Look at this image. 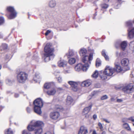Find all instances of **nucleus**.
Masks as SVG:
<instances>
[{
  "instance_id": "27",
  "label": "nucleus",
  "mask_w": 134,
  "mask_h": 134,
  "mask_svg": "<svg viewBox=\"0 0 134 134\" xmlns=\"http://www.w3.org/2000/svg\"><path fill=\"white\" fill-rule=\"evenodd\" d=\"M5 134H13V131L11 129L9 128L6 130L5 131Z\"/></svg>"
},
{
  "instance_id": "63",
  "label": "nucleus",
  "mask_w": 134,
  "mask_h": 134,
  "mask_svg": "<svg viewBox=\"0 0 134 134\" xmlns=\"http://www.w3.org/2000/svg\"><path fill=\"white\" fill-rule=\"evenodd\" d=\"M102 134H105V131H103L102 132Z\"/></svg>"
},
{
  "instance_id": "45",
  "label": "nucleus",
  "mask_w": 134,
  "mask_h": 134,
  "mask_svg": "<svg viewBox=\"0 0 134 134\" xmlns=\"http://www.w3.org/2000/svg\"><path fill=\"white\" fill-rule=\"evenodd\" d=\"M98 92L97 91H94L92 93V94L93 96L97 95L98 94Z\"/></svg>"
},
{
  "instance_id": "41",
  "label": "nucleus",
  "mask_w": 134,
  "mask_h": 134,
  "mask_svg": "<svg viewBox=\"0 0 134 134\" xmlns=\"http://www.w3.org/2000/svg\"><path fill=\"white\" fill-rule=\"evenodd\" d=\"M98 125L99 127L101 130H103V127L102 124L100 122H99L98 123Z\"/></svg>"
},
{
  "instance_id": "47",
  "label": "nucleus",
  "mask_w": 134,
  "mask_h": 134,
  "mask_svg": "<svg viewBox=\"0 0 134 134\" xmlns=\"http://www.w3.org/2000/svg\"><path fill=\"white\" fill-rule=\"evenodd\" d=\"M51 32V31L50 30H47L46 33H45V35L46 36H47L48 35V34L49 33H50V32Z\"/></svg>"
},
{
  "instance_id": "36",
  "label": "nucleus",
  "mask_w": 134,
  "mask_h": 134,
  "mask_svg": "<svg viewBox=\"0 0 134 134\" xmlns=\"http://www.w3.org/2000/svg\"><path fill=\"white\" fill-rule=\"evenodd\" d=\"M128 120L129 119L127 118H123L121 120L122 122L124 123H126V122L128 121Z\"/></svg>"
},
{
  "instance_id": "9",
  "label": "nucleus",
  "mask_w": 134,
  "mask_h": 134,
  "mask_svg": "<svg viewBox=\"0 0 134 134\" xmlns=\"http://www.w3.org/2000/svg\"><path fill=\"white\" fill-rule=\"evenodd\" d=\"M123 90L125 93H128L132 92L134 90V87L133 84L130 83L123 88Z\"/></svg>"
},
{
  "instance_id": "25",
  "label": "nucleus",
  "mask_w": 134,
  "mask_h": 134,
  "mask_svg": "<svg viewBox=\"0 0 134 134\" xmlns=\"http://www.w3.org/2000/svg\"><path fill=\"white\" fill-rule=\"evenodd\" d=\"M102 54L105 58L106 60H108L109 58L108 56L107 55L106 52L104 50H103L102 52Z\"/></svg>"
},
{
  "instance_id": "24",
  "label": "nucleus",
  "mask_w": 134,
  "mask_h": 134,
  "mask_svg": "<svg viewBox=\"0 0 134 134\" xmlns=\"http://www.w3.org/2000/svg\"><path fill=\"white\" fill-rule=\"evenodd\" d=\"M56 5L55 1L54 0H51L49 3V5L51 8H54Z\"/></svg>"
},
{
  "instance_id": "7",
  "label": "nucleus",
  "mask_w": 134,
  "mask_h": 134,
  "mask_svg": "<svg viewBox=\"0 0 134 134\" xmlns=\"http://www.w3.org/2000/svg\"><path fill=\"white\" fill-rule=\"evenodd\" d=\"M85 65H83L80 63L76 65L75 68V70L77 71H79L81 70L83 71H86L88 68L89 66V62L84 63Z\"/></svg>"
},
{
  "instance_id": "26",
  "label": "nucleus",
  "mask_w": 134,
  "mask_h": 134,
  "mask_svg": "<svg viewBox=\"0 0 134 134\" xmlns=\"http://www.w3.org/2000/svg\"><path fill=\"white\" fill-rule=\"evenodd\" d=\"M52 83H46L44 85V88L46 89H48L51 87L52 85Z\"/></svg>"
},
{
  "instance_id": "29",
  "label": "nucleus",
  "mask_w": 134,
  "mask_h": 134,
  "mask_svg": "<svg viewBox=\"0 0 134 134\" xmlns=\"http://www.w3.org/2000/svg\"><path fill=\"white\" fill-rule=\"evenodd\" d=\"M55 109L57 110L58 111H62L64 110V109L63 107L57 105L55 107Z\"/></svg>"
},
{
  "instance_id": "58",
  "label": "nucleus",
  "mask_w": 134,
  "mask_h": 134,
  "mask_svg": "<svg viewBox=\"0 0 134 134\" xmlns=\"http://www.w3.org/2000/svg\"><path fill=\"white\" fill-rule=\"evenodd\" d=\"M118 1L119 3H121L122 2V0H118Z\"/></svg>"
},
{
  "instance_id": "5",
  "label": "nucleus",
  "mask_w": 134,
  "mask_h": 134,
  "mask_svg": "<svg viewBox=\"0 0 134 134\" xmlns=\"http://www.w3.org/2000/svg\"><path fill=\"white\" fill-rule=\"evenodd\" d=\"M86 52L87 50L85 49L82 48L81 49L80 53L81 56H83L82 59V61L83 63L89 62L90 64V61L92 59L93 55L91 54H90L89 56L86 55Z\"/></svg>"
},
{
  "instance_id": "2",
  "label": "nucleus",
  "mask_w": 134,
  "mask_h": 134,
  "mask_svg": "<svg viewBox=\"0 0 134 134\" xmlns=\"http://www.w3.org/2000/svg\"><path fill=\"white\" fill-rule=\"evenodd\" d=\"M51 43H47L44 48V61L48 62L52 59L54 57L55 55L53 53L54 49L51 47Z\"/></svg>"
},
{
  "instance_id": "4",
  "label": "nucleus",
  "mask_w": 134,
  "mask_h": 134,
  "mask_svg": "<svg viewBox=\"0 0 134 134\" xmlns=\"http://www.w3.org/2000/svg\"><path fill=\"white\" fill-rule=\"evenodd\" d=\"M34 110L37 114L40 115L42 113L41 108L43 105V103L42 99L38 98L35 100L34 102Z\"/></svg>"
},
{
  "instance_id": "1",
  "label": "nucleus",
  "mask_w": 134,
  "mask_h": 134,
  "mask_svg": "<svg viewBox=\"0 0 134 134\" xmlns=\"http://www.w3.org/2000/svg\"><path fill=\"white\" fill-rule=\"evenodd\" d=\"M43 126L44 124L42 121L32 120L31 121L30 124L28 126L27 128L30 131L34 130L35 134H41L43 131L41 127Z\"/></svg>"
},
{
  "instance_id": "57",
  "label": "nucleus",
  "mask_w": 134,
  "mask_h": 134,
  "mask_svg": "<svg viewBox=\"0 0 134 134\" xmlns=\"http://www.w3.org/2000/svg\"><path fill=\"white\" fill-rule=\"evenodd\" d=\"M121 133L122 134H125V131H122L121 132Z\"/></svg>"
},
{
  "instance_id": "19",
  "label": "nucleus",
  "mask_w": 134,
  "mask_h": 134,
  "mask_svg": "<svg viewBox=\"0 0 134 134\" xmlns=\"http://www.w3.org/2000/svg\"><path fill=\"white\" fill-rule=\"evenodd\" d=\"M72 102L73 99L72 97L70 96H68L67 98L66 104L69 105L72 104Z\"/></svg>"
},
{
  "instance_id": "12",
  "label": "nucleus",
  "mask_w": 134,
  "mask_h": 134,
  "mask_svg": "<svg viewBox=\"0 0 134 134\" xmlns=\"http://www.w3.org/2000/svg\"><path fill=\"white\" fill-rule=\"evenodd\" d=\"M67 62L64 60H60L58 63V66L60 67H65L66 66Z\"/></svg>"
},
{
  "instance_id": "43",
  "label": "nucleus",
  "mask_w": 134,
  "mask_h": 134,
  "mask_svg": "<svg viewBox=\"0 0 134 134\" xmlns=\"http://www.w3.org/2000/svg\"><path fill=\"white\" fill-rule=\"evenodd\" d=\"M57 79L58 82L60 83L62 81V80L61 77H59L58 78H57Z\"/></svg>"
},
{
  "instance_id": "33",
  "label": "nucleus",
  "mask_w": 134,
  "mask_h": 134,
  "mask_svg": "<svg viewBox=\"0 0 134 134\" xmlns=\"http://www.w3.org/2000/svg\"><path fill=\"white\" fill-rule=\"evenodd\" d=\"M101 62L99 59H97L96 62V66L97 67H98L100 65Z\"/></svg>"
},
{
  "instance_id": "64",
  "label": "nucleus",
  "mask_w": 134,
  "mask_h": 134,
  "mask_svg": "<svg viewBox=\"0 0 134 134\" xmlns=\"http://www.w3.org/2000/svg\"><path fill=\"white\" fill-rule=\"evenodd\" d=\"M127 69L126 70V71H127V70H129V69H130V68L128 67H127Z\"/></svg>"
},
{
  "instance_id": "35",
  "label": "nucleus",
  "mask_w": 134,
  "mask_h": 134,
  "mask_svg": "<svg viewBox=\"0 0 134 134\" xmlns=\"http://www.w3.org/2000/svg\"><path fill=\"white\" fill-rule=\"evenodd\" d=\"M126 25L127 26H131L132 25V22L131 21H129L126 22Z\"/></svg>"
},
{
  "instance_id": "30",
  "label": "nucleus",
  "mask_w": 134,
  "mask_h": 134,
  "mask_svg": "<svg viewBox=\"0 0 134 134\" xmlns=\"http://www.w3.org/2000/svg\"><path fill=\"white\" fill-rule=\"evenodd\" d=\"M98 71L96 70L92 75V76L94 78H96L98 77Z\"/></svg>"
},
{
  "instance_id": "3",
  "label": "nucleus",
  "mask_w": 134,
  "mask_h": 134,
  "mask_svg": "<svg viewBox=\"0 0 134 134\" xmlns=\"http://www.w3.org/2000/svg\"><path fill=\"white\" fill-rule=\"evenodd\" d=\"M115 72L114 69L108 66H106L104 71L101 73L100 74V78L102 80H105L107 79V76H112Z\"/></svg>"
},
{
  "instance_id": "61",
  "label": "nucleus",
  "mask_w": 134,
  "mask_h": 134,
  "mask_svg": "<svg viewBox=\"0 0 134 134\" xmlns=\"http://www.w3.org/2000/svg\"><path fill=\"white\" fill-rule=\"evenodd\" d=\"M104 1L106 2H108L109 1V0H103Z\"/></svg>"
},
{
  "instance_id": "17",
  "label": "nucleus",
  "mask_w": 134,
  "mask_h": 134,
  "mask_svg": "<svg viewBox=\"0 0 134 134\" xmlns=\"http://www.w3.org/2000/svg\"><path fill=\"white\" fill-rule=\"evenodd\" d=\"M91 84V81L89 80H87L82 82L81 85L82 86L87 87Z\"/></svg>"
},
{
  "instance_id": "16",
  "label": "nucleus",
  "mask_w": 134,
  "mask_h": 134,
  "mask_svg": "<svg viewBox=\"0 0 134 134\" xmlns=\"http://www.w3.org/2000/svg\"><path fill=\"white\" fill-rule=\"evenodd\" d=\"M134 37V28L132 29L129 31L128 38L131 39Z\"/></svg>"
},
{
  "instance_id": "28",
  "label": "nucleus",
  "mask_w": 134,
  "mask_h": 134,
  "mask_svg": "<svg viewBox=\"0 0 134 134\" xmlns=\"http://www.w3.org/2000/svg\"><path fill=\"white\" fill-rule=\"evenodd\" d=\"M76 62V60L74 58H71L69 60V63L70 64H74Z\"/></svg>"
},
{
  "instance_id": "6",
  "label": "nucleus",
  "mask_w": 134,
  "mask_h": 134,
  "mask_svg": "<svg viewBox=\"0 0 134 134\" xmlns=\"http://www.w3.org/2000/svg\"><path fill=\"white\" fill-rule=\"evenodd\" d=\"M27 74L23 72H20L18 75L17 79L18 81L21 83H23L27 79Z\"/></svg>"
},
{
  "instance_id": "34",
  "label": "nucleus",
  "mask_w": 134,
  "mask_h": 134,
  "mask_svg": "<svg viewBox=\"0 0 134 134\" xmlns=\"http://www.w3.org/2000/svg\"><path fill=\"white\" fill-rule=\"evenodd\" d=\"M5 82L7 84L10 85L12 84L13 82L10 79H8L6 80Z\"/></svg>"
},
{
  "instance_id": "51",
  "label": "nucleus",
  "mask_w": 134,
  "mask_h": 134,
  "mask_svg": "<svg viewBox=\"0 0 134 134\" xmlns=\"http://www.w3.org/2000/svg\"><path fill=\"white\" fill-rule=\"evenodd\" d=\"M129 120H131L132 122H134V119L132 117H131L129 118H128Z\"/></svg>"
},
{
  "instance_id": "56",
  "label": "nucleus",
  "mask_w": 134,
  "mask_h": 134,
  "mask_svg": "<svg viewBox=\"0 0 134 134\" xmlns=\"http://www.w3.org/2000/svg\"><path fill=\"white\" fill-rule=\"evenodd\" d=\"M92 134H97L96 131L94 130L92 133Z\"/></svg>"
},
{
  "instance_id": "18",
  "label": "nucleus",
  "mask_w": 134,
  "mask_h": 134,
  "mask_svg": "<svg viewBox=\"0 0 134 134\" xmlns=\"http://www.w3.org/2000/svg\"><path fill=\"white\" fill-rule=\"evenodd\" d=\"M121 63L124 66H127L129 63V60L127 59H124L121 60Z\"/></svg>"
},
{
  "instance_id": "49",
  "label": "nucleus",
  "mask_w": 134,
  "mask_h": 134,
  "mask_svg": "<svg viewBox=\"0 0 134 134\" xmlns=\"http://www.w3.org/2000/svg\"><path fill=\"white\" fill-rule=\"evenodd\" d=\"M102 120H103L105 121L106 123H109L110 122L108 120H107V119L104 118H103L102 119Z\"/></svg>"
},
{
  "instance_id": "32",
  "label": "nucleus",
  "mask_w": 134,
  "mask_h": 134,
  "mask_svg": "<svg viewBox=\"0 0 134 134\" xmlns=\"http://www.w3.org/2000/svg\"><path fill=\"white\" fill-rule=\"evenodd\" d=\"M121 42L120 41H116L115 43V46L116 48H118L120 46H121Z\"/></svg>"
},
{
  "instance_id": "48",
  "label": "nucleus",
  "mask_w": 134,
  "mask_h": 134,
  "mask_svg": "<svg viewBox=\"0 0 134 134\" xmlns=\"http://www.w3.org/2000/svg\"><path fill=\"white\" fill-rule=\"evenodd\" d=\"M60 73V72L58 70H56L54 72V74L56 76L58 75Z\"/></svg>"
},
{
  "instance_id": "60",
  "label": "nucleus",
  "mask_w": 134,
  "mask_h": 134,
  "mask_svg": "<svg viewBox=\"0 0 134 134\" xmlns=\"http://www.w3.org/2000/svg\"><path fill=\"white\" fill-rule=\"evenodd\" d=\"M44 134H51V133L50 132H48Z\"/></svg>"
},
{
  "instance_id": "55",
  "label": "nucleus",
  "mask_w": 134,
  "mask_h": 134,
  "mask_svg": "<svg viewBox=\"0 0 134 134\" xmlns=\"http://www.w3.org/2000/svg\"><path fill=\"white\" fill-rule=\"evenodd\" d=\"M19 96V94H18L16 93L15 94V97L16 98L18 97Z\"/></svg>"
},
{
  "instance_id": "13",
  "label": "nucleus",
  "mask_w": 134,
  "mask_h": 134,
  "mask_svg": "<svg viewBox=\"0 0 134 134\" xmlns=\"http://www.w3.org/2000/svg\"><path fill=\"white\" fill-rule=\"evenodd\" d=\"M87 130L86 128L82 126L81 127L78 134H87Z\"/></svg>"
},
{
  "instance_id": "52",
  "label": "nucleus",
  "mask_w": 134,
  "mask_h": 134,
  "mask_svg": "<svg viewBox=\"0 0 134 134\" xmlns=\"http://www.w3.org/2000/svg\"><path fill=\"white\" fill-rule=\"evenodd\" d=\"M110 100L111 101H112V102H114L115 101V99L114 98V97H111L110 99Z\"/></svg>"
},
{
  "instance_id": "23",
  "label": "nucleus",
  "mask_w": 134,
  "mask_h": 134,
  "mask_svg": "<svg viewBox=\"0 0 134 134\" xmlns=\"http://www.w3.org/2000/svg\"><path fill=\"white\" fill-rule=\"evenodd\" d=\"M122 126L124 128L128 131H131V130L129 124L127 123H124L122 125Z\"/></svg>"
},
{
  "instance_id": "39",
  "label": "nucleus",
  "mask_w": 134,
  "mask_h": 134,
  "mask_svg": "<svg viewBox=\"0 0 134 134\" xmlns=\"http://www.w3.org/2000/svg\"><path fill=\"white\" fill-rule=\"evenodd\" d=\"M4 19L3 17H0V25L3 23L4 22Z\"/></svg>"
},
{
  "instance_id": "31",
  "label": "nucleus",
  "mask_w": 134,
  "mask_h": 134,
  "mask_svg": "<svg viewBox=\"0 0 134 134\" xmlns=\"http://www.w3.org/2000/svg\"><path fill=\"white\" fill-rule=\"evenodd\" d=\"M7 45L6 44H3L1 46V50L2 49H7Z\"/></svg>"
},
{
  "instance_id": "15",
  "label": "nucleus",
  "mask_w": 134,
  "mask_h": 134,
  "mask_svg": "<svg viewBox=\"0 0 134 134\" xmlns=\"http://www.w3.org/2000/svg\"><path fill=\"white\" fill-rule=\"evenodd\" d=\"M92 105L91 104L88 107L85 108L83 109L82 113L83 114H87L91 110Z\"/></svg>"
},
{
  "instance_id": "40",
  "label": "nucleus",
  "mask_w": 134,
  "mask_h": 134,
  "mask_svg": "<svg viewBox=\"0 0 134 134\" xmlns=\"http://www.w3.org/2000/svg\"><path fill=\"white\" fill-rule=\"evenodd\" d=\"M22 134H31V133L30 132H29L26 130H24L23 131H22Z\"/></svg>"
},
{
  "instance_id": "50",
  "label": "nucleus",
  "mask_w": 134,
  "mask_h": 134,
  "mask_svg": "<svg viewBox=\"0 0 134 134\" xmlns=\"http://www.w3.org/2000/svg\"><path fill=\"white\" fill-rule=\"evenodd\" d=\"M95 87L96 88H99L100 87V85L99 83L96 84L95 85Z\"/></svg>"
},
{
  "instance_id": "59",
  "label": "nucleus",
  "mask_w": 134,
  "mask_h": 134,
  "mask_svg": "<svg viewBox=\"0 0 134 134\" xmlns=\"http://www.w3.org/2000/svg\"><path fill=\"white\" fill-rule=\"evenodd\" d=\"M7 8H14V7H13L10 6L8 7Z\"/></svg>"
},
{
  "instance_id": "44",
  "label": "nucleus",
  "mask_w": 134,
  "mask_h": 134,
  "mask_svg": "<svg viewBox=\"0 0 134 134\" xmlns=\"http://www.w3.org/2000/svg\"><path fill=\"white\" fill-rule=\"evenodd\" d=\"M130 45L134 49V41L130 42Z\"/></svg>"
},
{
  "instance_id": "22",
  "label": "nucleus",
  "mask_w": 134,
  "mask_h": 134,
  "mask_svg": "<svg viewBox=\"0 0 134 134\" xmlns=\"http://www.w3.org/2000/svg\"><path fill=\"white\" fill-rule=\"evenodd\" d=\"M40 74L38 72H37L36 73L35 76L34 78V81H35L36 82L39 81L40 80V76L39 75Z\"/></svg>"
},
{
  "instance_id": "37",
  "label": "nucleus",
  "mask_w": 134,
  "mask_h": 134,
  "mask_svg": "<svg viewBox=\"0 0 134 134\" xmlns=\"http://www.w3.org/2000/svg\"><path fill=\"white\" fill-rule=\"evenodd\" d=\"M101 7L102 8H107L108 7V5L106 4H101Z\"/></svg>"
},
{
  "instance_id": "8",
  "label": "nucleus",
  "mask_w": 134,
  "mask_h": 134,
  "mask_svg": "<svg viewBox=\"0 0 134 134\" xmlns=\"http://www.w3.org/2000/svg\"><path fill=\"white\" fill-rule=\"evenodd\" d=\"M8 14L7 16L8 19H11L14 18L16 16L17 13L14 9H7Z\"/></svg>"
},
{
  "instance_id": "53",
  "label": "nucleus",
  "mask_w": 134,
  "mask_h": 134,
  "mask_svg": "<svg viewBox=\"0 0 134 134\" xmlns=\"http://www.w3.org/2000/svg\"><path fill=\"white\" fill-rule=\"evenodd\" d=\"M27 112L29 113L30 111V109L29 108H27Z\"/></svg>"
},
{
  "instance_id": "54",
  "label": "nucleus",
  "mask_w": 134,
  "mask_h": 134,
  "mask_svg": "<svg viewBox=\"0 0 134 134\" xmlns=\"http://www.w3.org/2000/svg\"><path fill=\"white\" fill-rule=\"evenodd\" d=\"M97 118V116L96 115L94 114L93 115V119L94 120H95Z\"/></svg>"
},
{
  "instance_id": "46",
  "label": "nucleus",
  "mask_w": 134,
  "mask_h": 134,
  "mask_svg": "<svg viewBox=\"0 0 134 134\" xmlns=\"http://www.w3.org/2000/svg\"><path fill=\"white\" fill-rule=\"evenodd\" d=\"M123 101L122 99H117L116 102L118 103H120L122 102Z\"/></svg>"
},
{
  "instance_id": "10",
  "label": "nucleus",
  "mask_w": 134,
  "mask_h": 134,
  "mask_svg": "<svg viewBox=\"0 0 134 134\" xmlns=\"http://www.w3.org/2000/svg\"><path fill=\"white\" fill-rule=\"evenodd\" d=\"M50 116L51 119L55 120L59 117L60 114L57 111H54L50 113Z\"/></svg>"
},
{
  "instance_id": "11",
  "label": "nucleus",
  "mask_w": 134,
  "mask_h": 134,
  "mask_svg": "<svg viewBox=\"0 0 134 134\" xmlns=\"http://www.w3.org/2000/svg\"><path fill=\"white\" fill-rule=\"evenodd\" d=\"M68 83L72 87V89L75 91H76L77 90L78 84L77 83L73 81H69Z\"/></svg>"
},
{
  "instance_id": "42",
  "label": "nucleus",
  "mask_w": 134,
  "mask_h": 134,
  "mask_svg": "<svg viewBox=\"0 0 134 134\" xmlns=\"http://www.w3.org/2000/svg\"><path fill=\"white\" fill-rule=\"evenodd\" d=\"M67 55L70 56H72L74 55V53L72 51H69V53L67 54Z\"/></svg>"
},
{
  "instance_id": "21",
  "label": "nucleus",
  "mask_w": 134,
  "mask_h": 134,
  "mask_svg": "<svg viewBox=\"0 0 134 134\" xmlns=\"http://www.w3.org/2000/svg\"><path fill=\"white\" fill-rule=\"evenodd\" d=\"M127 45V43L126 41H124L121 43V47L122 49L123 50H125Z\"/></svg>"
},
{
  "instance_id": "20",
  "label": "nucleus",
  "mask_w": 134,
  "mask_h": 134,
  "mask_svg": "<svg viewBox=\"0 0 134 134\" xmlns=\"http://www.w3.org/2000/svg\"><path fill=\"white\" fill-rule=\"evenodd\" d=\"M56 91L54 88L52 89L47 92V93L49 95H53L56 93Z\"/></svg>"
},
{
  "instance_id": "62",
  "label": "nucleus",
  "mask_w": 134,
  "mask_h": 134,
  "mask_svg": "<svg viewBox=\"0 0 134 134\" xmlns=\"http://www.w3.org/2000/svg\"><path fill=\"white\" fill-rule=\"evenodd\" d=\"M58 90H62V89L61 88H58Z\"/></svg>"
},
{
  "instance_id": "38",
  "label": "nucleus",
  "mask_w": 134,
  "mask_h": 134,
  "mask_svg": "<svg viewBox=\"0 0 134 134\" xmlns=\"http://www.w3.org/2000/svg\"><path fill=\"white\" fill-rule=\"evenodd\" d=\"M108 98V97L106 95H104L101 97V100H104L107 99Z\"/></svg>"
},
{
  "instance_id": "14",
  "label": "nucleus",
  "mask_w": 134,
  "mask_h": 134,
  "mask_svg": "<svg viewBox=\"0 0 134 134\" xmlns=\"http://www.w3.org/2000/svg\"><path fill=\"white\" fill-rule=\"evenodd\" d=\"M115 68H114L115 70V72L116 71L117 72H120L122 70V69L119 65V62H115Z\"/></svg>"
}]
</instances>
